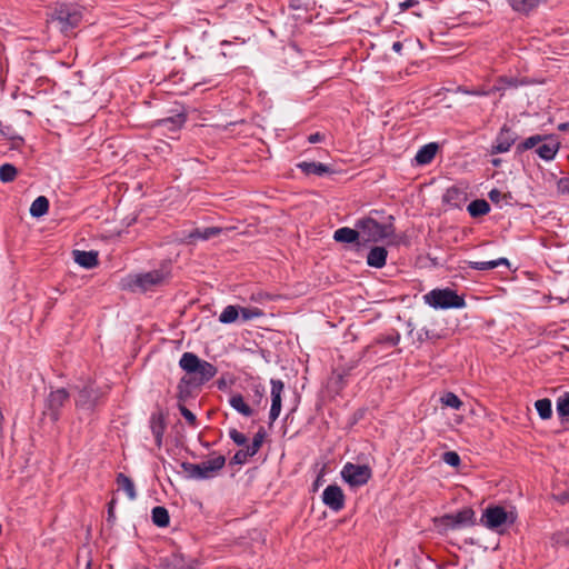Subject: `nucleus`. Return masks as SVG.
Returning <instances> with one entry per match:
<instances>
[{
    "label": "nucleus",
    "instance_id": "1",
    "mask_svg": "<svg viewBox=\"0 0 569 569\" xmlns=\"http://www.w3.org/2000/svg\"><path fill=\"white\" fill-rule=\"evenodd\" d=\"M378 211L356 221L355 227L359 229L362 242H379L395 234L393 217H380Z\"/></svg>",
    "mask_w": 569,
    "mask_h": 569
},
{
    "label": "nucleus",
    "instance_id": "2",
    "mask_svg": "<svg viewBox=\"0 0 569 569\" xmlns=\"http://www.w3.org/2000/svg\"><path fill=\"white\" fill-rule=\"evenodd\" d=\"M423 301L433 309H462L466 307L465 298L450 288L432 289L423 296Z\"/></svg>",
    "mask_w": 569,
    "mask_h": 569
},
{
    "label": "nucleus",
    "instance_id": "3",
    "mask_svg": "<svg viewBox=\"0 0 569 569\" xmlns=\"http://www.w3.org/2000/svg\"><path fill=\"white\" fill-rule=\"evenodd\" d=\"M82 20V10L77 4H57L50 14V21L56 22L61 32L68 34L79 26Z\"/></svg>",
    "mask_w": 569,
    "mask_h": 569
},
{
    "label": "nucleus",
    "instance_id": "4",
    "mask_svg": "<svg viewBox=\"0 0 569 569\" xmlns=\"http://www.w3.org/2000/svg\"><path fill=\"white\" fill-rule=\"evenodd\" d=\"M179 366L187 373L194 375L201 383L217 375V368L212 363L201 360L192 352H184L179 360Z\"/></svg>",
    "mask_w": 569,
    "mask_h": 569
},
{
    "label": "nucleus",
    "instance_id": "5",
    "mask_svg": "<svg viewBox=\"0 0 569 569\" xmlns=\"http://www.w3.org/2000/svg\"><path fill=\"white\" fill-rule=\"evenodd\" d=\"M226 465V458L221 455L206 460L201 463L184 462L183 470L188 473L189 478L202 480L210 479L217 475Z\"/></svg>",
    "mask_w": 569,
    "mask_h": 569
},
{
    "label": "nucleus",
    "instance_id": "6",
    "mask_svg": "<svg viewBox=\"0 0 569 569\" xmlns=\"http://www.w3.org/2000/svg\"><path fill=\"white\" fill-rule=\"evenodd\" d=\"M372 476V471L367 465H355L347 462L342 470V479L351 487H360L366 485Z\"/></svg>",
    "mask_w": 569,
    "mask_h": 569
},
{
    "label": "nucleus",
    "instance_id": "7",
    "mask_svg": "<svg viewBox=\"0 0 569 569\" xmlns=\"http://www.w3.org/2000/svg\"><path fill=\"white\" fill-rule=\"evenodd\" d=\"M169 276L168 271L163 269L152 270L144 273H139L130 279V286L139 288L142 291L152 289L153 287L162 284Z\"/></svg>",
    "mask_w": 569,
    "mask_h": 569
},
{
    "label": "nucleus",
    "instance_id": "8",
    "mask_svg": "<svg viewBox=\"0 0 569 569\" xmlns=\"http://www.w3.org/2000/svg\"><path fill=\"white\" fill-rule=\"evenodd\" d=\"M475 521V511L471 508H463L457 513L445 515L439 519V526L443 529H458L470 526Z\"/></svg>",
    "mask_w": 569,
    "mask_h": 569
},
{
    "label": "nucleus",
    "instance_id": "9",
    "mask_svg": "<svg viewBox=\"0 0 569 569\" xmlns=\"http://www.w3.org/2000/svg\"><path fill=\"white\" fill-rule=\"evenodd\" d=\"M482 523L491 529L500 531L501 527L508 522H512L510 515L502 507H489L485 510L481 517Z\"/></svg>",
    "mask_w": 569,
    "mask_h": 569
},
{
    "label": "nucleus",
    "instance_id": "10",
    "mask_svg": "<svg viewBox=\"0 0 569 569\" xmlns=\"http://www.w3.org/2000/svg\"><path fill=\"white\" fill-rule=\"evenodd\" d=\"M69 400V393L66 389H57L50 392L47 398L46 409L47 413L53 421H57L60 415V409Z\"/></svg>",
    "mask_w": 569,
    "mask_h": 569
},
{
    "label": "nucleus",
    "instance_id": "11",
    "mask_svg": "<svg viewBox=\"0 0 569 569\" xmlns=\"http://www.w3.org/2000/svg\"><path fill=\"white\" fill-rule=\"evenodd\" d=\"M101 391L92 383L86 385L76 399L77 407L83 410H92L101 398Z\"/></svg>",
    "mask_w": 569,
    "mask_h": 569
},
{
    "label": "nucleus",
    "instance_id": "12",
    "mask_svg": "<svg viewBox=\"0 0 569 569\" xmlns=\"http://www.w3.org/2000/svg\"><path fill=\"white\" fill-rule=\"evenodd\" d=\"M271 408L269 412V419L271 422H274L281 412V402H282V393L284 390V383L279 379H271Z\"/></svg>",
    "mask_w": 569,
    "mask_h": 569
},
{
    "label": "nucleus",
    "instance_id": "13",
    "mask_svg": "<svg viewBox=\"0 0 569 569\" xmlns=\"http://www.w3.org/2000/svg\"><path fill=\"white\" fill-rule=\"evenodd\" d=\"M516 140L517 134L513 131H511L510 128L503 126L491 146V153L496 154L508 152L511 146L516 142Z\"/></svg>",
    "mask_w": 569,
    "mask_h": 569
},
{
    "label": "nucleus",
    "instance_id": "14",
    "mask_svg": "<svg viewBox=\"0 0 569 569\" xmlns=\"http://www.w3.org/2000/svg\"><path fill=\"white\" fill-rule=\"evenodd\" d=\"M323 503L333 511H340L345 507V495L340 487L328 486L322 492Z\"/></svg>",
    "mask_w": 569,
    "mask_h": 569
},
{
    "label": "nucleus",
    "instance_id": "15",
    "mask_svg": "<svg viewBox=\"0 0 569 569\" xmlns=\"http://www.w3.org/2000/svg\"><path fill=\"white\" fill-rule=\"evenodd\" d=\"M560 148V142L555 136H545L543 141L540 142L536 149L537 154L545 161L555 159Z\"/></svg>",
    "mask_w": 569,
    "mask_h": 569
},
{
    "label": "nucleus",
    "instance_id": "16",
    "mask_svg": "<svg viewBox=\"0 0 569 569\" xmlns=\"http://www.w3.org/2000/svg\"><path fill=\"white\" fill-rule=\"evenodd\" d=\"M159 569H197V561L172 553L161 560Z\"/></svg>",
    "mask_w": 569,
    "mask_h": 569
},
{
    "label": "nucleus",
    "instance_id": "17",
    "mask_svg": "<svg viewBox=\"0 0 569 569\" xmlns=\"http://www.w3.org/2000/svg\"><path fill=\"white\" fill-rule=\"evenodd\" d=\"M467 199L466 190L457 186L448 188L443 194V202L452 208H461Z\"/></svg>",
    "mask_w": 569,
    "mask_h": 569
},
{
    "label": "nucleus",
    "instance_id": "18",
    "mask_svg": "<svg viewBox=\"0 0 569 569\" xmlns=\"http://www.w3.org/2000/svg\"><path fill=\"white\" fill-rule=\"evenodd\" d=\"M439 146L436 142H430L421 147L416 153L415 160L419 166L429 164L436 157Z\"/></svg>",
    "mask_w": 569,
    "mask_h": 569
},
{
    "label": "nucleus",
    "instance_id": "19",
    "mask_svg": "<svg viewBox=\"0 0 569 569\" xmlns=\"http://www.w3.org/2000/svg\"><path fill=\"white\" fill-rule=\"evenodd\" d=\"M333 239L337 242L343 243H353L358 240L361 241L359 229L356 227L355 229L348 227L337 229L333 233Z\"/></svg>",
    "mask_w": 569,
    "mask_h": 569
},
{
    "label": "nucleus",
    "instance_id": "20",
    "mask_svg": "<svg viewBox=\"0 0 569 569\" xmlns=\"http://www.w3.org/2000/svg\"><path fill=\"white\" fill-rule=\"evenodd\" d=\"M388 252L383 247H373L367 256V263L373 268H382L386 264Z\"/></svg>",
    "mask_w": 569,
    "mask_h": 569
},
{
    "label": "nucleus",
    "instance_id": "21",
    "mask_svg": "<svg viewBox=\"0 0 569 569\" xmlns=\"http://www.w3.org/2000/svg\"><path fill=\"white\" fill-rule=\"evenodd\" d=\"M74 261L87 269H91L98 264V254L93 251L74 250Z\"/></svg>",
    "mask_w": 569,
    "mask_h": 569
},
{
    "label": "nucleus",
    "instance_id": "22",
    "mask_svg": "<svg viewBox=\"0 0 569 569\" xmlns=\"http://www.w3.org/2000/svg\"><path fill=\"white\" fill-rule=\"evenodd\" d=\"M229 405L243 417H251L254 413L253 409L246 402L243 396L240 393L231 395Z\"/></svg>",
    "mask_w": 569,
    "mask_h": 569
},
{
    "label": "nucleus",
    "instance_id": "23",
    "mask_svg": "<svg viewBox=\"0 0 569 569\" xmlns=\"http://www.w3.org/2000/svg\"><path fill=\"white\" fill-rule=\"evenodd\" d=\"M222 228H219V227H208L203 230H200V229H196L193 231H191L188 236H187V240L189 242H193L196 240H209L218 234H220L222 232Z\"/></svg>",
    "mask_w": 569,
    "mask_h": 569
},
{
    "label": "nucleus",
    "instance_id": "24",
    "mask_svg": "<svg viewBox=\"0 0 569 569\" xmlns=\"http://www.w3.org/2000/svg\"><path fill=\"white\" fill-rule=\"evenodd\" d=\"M546 0H508L511 8L520 13H529Z\"/></svg>",
    "mask_w": 569,
    "mask_h": 569
},
{
    "label": "nucleus",
    "instance_id": "25",
    "mask_svg": "<svg viewBox=\"0 0 569 569\" xmlns=\"http://www.w3.org/2000/svg\"><path fill=\"white\" fill-rule=\"evenodd\" d=\"M298 168L306 174L323 176L329 173L331 170L328 166L321 162H307L303 161L298 164Z\"/></svg>",
    "mask_w": 569,
    "mask_h": 569
},
{
    "label": "nucleus",
    "instance_id": "26",
    "mask_svg": "<svg viewBox=\"0 0 569 569\" xmlns=\"http://www.w3.org/2000/svg\"><path fill=\"white\" fill-rule=\"evenodd\" d=\"M184 116L177 114L176 117L166 118L159 120L157 126L161 128L163 131L176 132L178 131L182 124L184 123Z\"/></svg>",
    "mask_w": 569,
    "mask_h": 569
},
{
    "label": "nucleus",
    "instance_id": "27",
    "mask_svg": "<svg viewBox=\"0 0 569 569\" xmlns=\"http://www.w3.org/2000/svg\"><path fill=\"white\" fill-rule=\"evenodd\" d=\"M0 133L11 142V149H19L23 144V138L11 126L0 122Z\"/></svg>",
    "mask_w": 569,
    "mask_h": 569
},
{
    "label": "nucleus",
    "instance_id": "28",
    "mask_svg": "<svg viewBox=\"0 0 569 569\" xmlns=\"http://www.w3.org/2000/svg\"><path fill=\"white\" fill-rule=\"evenodd\" d=\"M468 264L473 270H491L501 264L509 266V261L506 258H499L489 261H469Z\"/></svg>",
    "mask_w": 569,
    "mask_h": 569
},
{
    "label": "nucleus",
    "instance_id": "29",
    "mask_svg": "<svg viewBox=\"0 0 569 569\" xmlns=\"http://www.w3.org/2000/svg\"><path fill=\"white\" fill-rule=\"evenodd\" d=\"M117 483L120 490H123L130 500L137 498V492L132 480L123 473H119L117 477Z\"/></svg>",
    "mask_w": 569,
    "mask_h": 569
},
{
    "label": "nucleus",
    "instance_id": "30",
    "mask_svg": "<svg viewBox=\"0 0 569 569\" xmlns=\"http://www.w3.org/2000/svg\"><path fill=\"white\" fill-rule=\"evenodd\" d=\"M489 211H490L489 203L482 199L473 200L468 206V212L473 218L485 216Z\"/></svg>",
    "mask_w": 569,
    "mask_h": 569
},
{
    "label": "nucleus",
    "instance_id": "31",
    "mask_svg": "<svg viewBox=\"0 0 569 569\" xmlns=\"http://www.w3.org/2000/svg\"><path fill=\"white\" fill-rule=\"evenodd\" d=\"M49 200L44 196H40L34 199L30 207V214L39 218L48 212Z\"/></svg>",
    "mask_w": 569,
    "mask_h": 569
},
{
    "label": "nucleus",
    "instance_id": "32",
    "mask_svg": "<svg viewBox=\"0 0 569 569\" xmlns=\"http://www.w3.org/2000/svg\"><path fill=\"white\" fill-rule=\"evenodd\" d=\"M151 518L156 526L167 527L170 521L169 512L164 507L157 506L151 511Z\"/></svg>",
    "mask_w": 569,
    "mask_h": 569
},
{
    "label": "nucleus",
    "instance_id": "33",
    "mask_svg": "<svg viewBox=\"0 0 569 569\" xmlns=\"http://www.w3.org/2000/svg\"><path fill=\"white\" fill-rule=\"evenodd\" d=\"M240 317V310L238 306H227L219 316V321L224 325L233 323Z\"/></svg>",
    "mask_w": 569,
    "mask_h": 569
},
{
    "label": "nucleus",
    "instance_id": "34",
    "mask_svg": "<svg viewBox=\"0 0 569 569\" xmlns=\"http://www.w3.org/2000/svg\"><path fill=\"white\" fill-rule=\"evenodd\" d=\"M539 417L543 420L550 419L552 416L551 401L548 398L539 399L535 402Z\"/></svg>",
    "mask_w": 569,
    "mask_h": 569
},
{
    "label": "nucleus",
    "instance_id": "35",
    "mask_svg": "<svg viewBox=\"0 0 569 569\" xmlns=\"http://www.w3.org/2000/svg\"><path fill=\"white\" fill-rule=\"evenodd\" d=\"M543 138H545V136H541V134L531 136V137L525 139L522 142H520L517 146V151L518 152H523V151L532 149L535 147L538 148L540 142L543 141Z\"/></svg>",
    "mask_w": 569,
    "mask_h": 569
},
{
    "label": "nucleus",
    "instance_id": "36",
    "mask_svg": "<svg viewBox=\"0 0 569 569\" xmlns=\"http://www.w3.org/2000/svg\"><path fill=\"white\" fill-rule=\"evenodd\" d=\"M18 170L13 164L4 163L0 166V180L4 183L11 182L16 179Z\"/></svg>",
    "mask_w": 569,
    "mask_h": 569
},
{
    "label": "nucleus",
    "instance_id": "37",
    "mask_svg": "<svg viewBox=\"0 0 569 569\" xmlns=\"http://www.w3.org/2000/svg\"><path fill=\"white\" fill-rule=\"evenodd\" d=\"M264 437L266 431L263 430V428H260L258 432L254 435L252 442L247 447L250 450L249 455H256L259 451L264 440Z\"/></svg>",
    "mask_w": 569,
    "mask_h": 569
},
{
    "label": "nucleus",
    "instance_id": "38",
    "mask_svg": "<svg viewBox=\"0 0 569 569\" xmlns=\"http://www.w3.org/2000/svg\"><path fill=\"white\" fill-rule=\"evenodd\" d=\"M239 310H240V317L243 321H248V320L263 316V311L256 307H252V308L239 307Z\"/></svg>",
    "mask_w": 569,
    "mask_h": 569
},
{
    "label": "nucleus",
    "instance_id": "39",
    "mask_svg": "<svg viewBox=\"0 0 569 569\" xmlns=\"http://www.w3.org/2000/svg\"><path fill=\"white\" fill-rule=\"evenodd\" d=\"M557 412L560 417H569V392L557 399Z\"/></svg>",
    "mask_w": 569,
    "mask_h": 569
},
{
    "label": "nucleus",
    "instance_id": "40",
    "mask_svg": "<svg viewBox=\"0 0 569 569\" xmlns=\"http://www.w3.org/2000/svg\"><path fill=\"white\" fill-rule=\"evenodd\" d=\"M440 400L442 405L457 410L462 406L461 400L452 392L445 393Z\"/></svg>",
    "mask_w": 569,
    "mask_h": 569
},
{
    "label": "nucleus",
    "instance_id": "41",
    "mask_svg": "<svg viewBox=\"0 0 569 569\" xmlns=\"http://www.w3.org/2000/svg\"><path fill=\"white\" fill-rule=\"evenodd\" d=\"M488 197L493 203L498 206H501L503 202H507V194L498 189H492L488 193Z\"/></svg>",
    "mask_w": 569,
    "mask_h": 569
},
{
    "label": "nucleus",
    "instance_id": "42",
    "mask_svg": "<svg viewBox=\"0 0 569 569\" xmlns=\"http://www.w3.org/2000/svg\"><path fill=\"white\" fill-rule=\"evenodd\" d=\"M442 460L451 467H458L460 465V457L455 451H446L442 455Z\"/></svg>",
    "mask_w": 569,
    "mask_h": 569
},
{
    "label": "nucleus",
    "instance_id": "43",
    "mask_svg": "<svg viewBox=\"0 0 569 569\" xmlns=\"http://www.w3.org/2000/svg\"><path fill=\"white\" fill-rule=\"evenodd\" d=\"M178 407H179L180 413L183 416V418L187 420V422L190 426L196 427V425H197L196 416L181 402L179 403Z\"/></svg>",
    "mask_w": 569,
    "mask_h": 569
},
{
    "label": "nucleus",
    "instance_id": "44",
    "mask_svg": "<svg viewBox=\"0 0 569 569\" xmlns=\"http://www.w3.org/2000/svg\"><path fill=\"white\" fill-rule=\"evenodd\" d=\"M229 437L238 446H244L247 443V437L234 428L229 430Z\"/></svg>",
    "mask_w": 569,
    "mask_h": 569
},
{
    "label": "nucleus",
    "instance_id": "45",
    "mask_svg": "<svg viewBox=\"0 0 569 569\" xmlns=\"http://www.w3.org/2000/svg\"><path fill=\"white\" fill-rule=\"evenodd\" d=\"M250 450L247 448L246 450H239L233 456V462L238 465L246 463L250 457L254 455H249Z\"/></svg>",
    "mask_w": 569,
    "mask_h": 569
},
{
    "label": "nucleus",
    "instance_id": "46",
    "mask_svg": "<svg viewBox=\"0 0 569 569\" xmlns=\"http://www.w3.org/2000/svg\"><path fill=\"white\" fill-rule=\"evenodd\" d=\"M557 189L561 193H569V178H561L557 182Z\"/></svg>",
    "mask_w": 569,
    "mask_h": 569
},
{
    "label": "nucleus",
    "instance_id": "47",
    "mask_svg": "<svg viewBox=\"0 0 569 569\" xmlns=\"http://www.w3.org/2000/svg\"><path fill=\"white\" fill-rule=\"evenodd\" d=\"M253 391H254V397H256L254 402L257 405H259L264 396V388L261 385H254Z\"/></svg>",
    "mask_w": 569,
    "mask_h": 569
},
{
    "label": "nucleus",
    "instance_id": "48",
    "mask_svg": "<svg viewBox=\"0 0 569 569\" xmlns=\"http://www.w3.org/2000/svg\"><path fill=\"white\" fill-rule=\"evenodd\" d=\"M152 432H153L157 445L160 446L162 442L163 427L162 426L153 427Z\"/></svg>",
    "mask_w": 569,
    "mask_h": 569
},
{
    "label": "nucleus",
    "instance_id": "49",
    "mask_svg": "<svg viewBox=\"0 0 569 569\" xmlns=\"http://www.w3.org/2000/svg\"><path fill=\"white\" fill-rule=\"evenodd\" d=\"M418 3H419L418 0H406V1L400 3V9L402 11H405V10H408V9H410L412 7H416Z\"/></svg>",
    "mask_w": 569,
    "mask_h": 569
},
{
    "label": "nucleus",
    "instance_id": "50",
    "mask_svg": "<svg viewBox=\"0 0 569 569\" xmlns=\"http://www.w3.org/2000/svg\"><path fill=\"white\" fill-rule=\"evenodd\" d=\"M325 138L323 134H321L320 132H316V133H311L309 137H308V141L310 143H318L320 141H322Z\"/></svg>",
    "mask_w": 569,
    "mask_h": 569
},
{
    "label": "nucleus",
    "instance_id": "51",
    "mask_svg": "<svg viewBox=\"0 0 569 569\" xmlns=\"http://www.w3.org/2000/svg\"><path fill=\"white\" fill-rule=\"evenodd\" d=\"M400 341V335L396 333L386 338V342L390 346H397Z\"/></svg>",
    "mask_w": 569,
    "mask_h": 569
},
{
    "label": "nucleus",
    "instance_id": "52",
    "mask_svg": "<svg viewBox=\"0 0 569 569\" xmlns=\"http://www.w3.org/2000/svg\"><path fill=\"white\" fill-rule=\"evenodd\" d=\"M392 50H393L395 52L400 53V52H401V50H402V43H401L400 41H396V42H393V44H392Z\"/></svg>",
    "mask_w": 569,
    "mask_h": 569
},
{
    "label": "nucleus",
    "instance_id": "53",
    "mask_svg": "<svg viewBox=\"0 0 569 569\" xmlns=\"http://www.w3.org/2000/svg\"><path fill=\"white\" fill-rule=\"evenodd\" d=\"M183 379L181 380V382L179 383L178 386V389H179V400L180 401H184V396L182 395V383H183Z\"/></svg>",
    "mask_w": 569,
    "mask_h": 569
},
{
    "label": "nucleus",
    "instance_id": "54",
    "mask_svg": "<svg viewBox=\"0 0 569 569\" xmlns=\"http://www.w3.org/2000/svg\"><path fill=\"white\" fill-rule=\"evenodd\" d=\"M491 163H492V166L498 167V166H500L501 160H500V159H498V158H496V159H492V160H491Z\"/></svg>",
    "mask_w": 569,
    "mask_h": 569
},
{
    "label": "nucleus",
    "instance_id": "55",
    "mask_svg": "<svg viewBox=\"0 0 569 569\" xmlns=\"http://www.w3.org/2000/svg\"><path fill=\"white\" fill-rule=\"evenodd\" d=\"M228 44H230V41H228V40L221 41V46H228Z\"/></svg>",
    "mask_w": 569,
    "mask_h": 569
},
{
    "label": "nucleus",
    "instance_id": "56",
    "mask_svg": "<svg viewBox=\"0 0 569 569\" xmlns=\"http://www.w3.org/2000/svg\"><path fill=\"white\" fill-rule=\"evenodd\" d=\"M566 127H567V124H566V123H562V124H560V126H559V129H560V130H565V129H566Z\"/></svg>",
    "mask_w": 569,
    "mask_h": 569
}]
</instances>
